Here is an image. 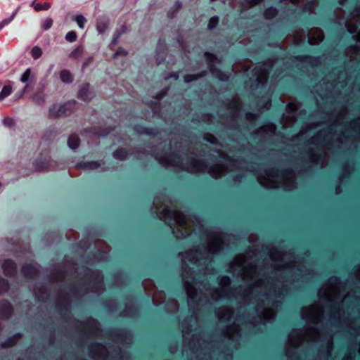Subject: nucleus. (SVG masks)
<instances>
[{
    "label": "nucleus",
    "instance_id": "680f3d73",
    "mask_svg": "<svg viewBox=\"0 0 360 360\" xmlns=\"http://www.w3.org/2000/svg\"><path fill=\"white\" fill-rule=\"evenodd\" d=\"M46 167H47L46 166H44V167H39V169H45V168H46Z\"/></svg>",
    "mask_w": 360,
    "mask_h": 360
},
{
    "label": "nucleus",
    "instance_id": "37998d69",
    "mask_svg": "<svg viewBox=\"0 0 360 360\" xmlns=\"http://www.w3.org/2000/svg\"><path fill=\"white\" fill-rule=\"evenodd\" d=\"M271 104V101L270 99H268L267 101L264 104V107L269 108Z\"/></svg>",
    "mask_w": 360,
    "mask_h": 360
},
{
    "label": "nucleus",
    "instance_id": "72a5a7b5",
    "mask_svg": "<svg viewBox=\"0 0 360 360\" xmlns=\"http://www.w3.org/2000/svg\"><path fill=\"white\" fill-rule=\"evenodd\" d=\"M181 240H182L184 238V235H185L184 225H185V223H186V217H185L184 214L182 212H181Z\"/></svg>",
    "mask_w": 360,
    "mask_h": 360
},
{
    "label": "nucleus",
    "instance_id": "9d476101",
    "mask_svg": "<svg viewBox=\"0 0 360 360\" xmlns=\"http://www.w3.org/2000/svg\"><path fill=\"white\" fill-rule=\"evenodd\" d=\"M125 32H126V27L124 26H122L120 30H118L115 32V33L114 34V37L112 39V41L110 44V49H112V47L117 44V40H118L119 37Z\"/></svg>",
    "mask_w": 360,
    "mask_h": 360
},
{
    "label": "nucleus",
    "instance_id": "774afa93",
    "mask_svg": "<svg viewBox=\"0 0 360 360\" xmlns=\"http://www.w3.org/2000/svg\"><path fill=\"white\" fill-rule=\"evenodd\" d=\"M18 10H19V8H17L15 10V11H16V12L18 13Z\"/></svg>",
    "mask_w": 360,
    "mask_h": 360
},
{
    "label": "nucleus",
    "instance_id": "6e6d98bb",
    "mask_svg": "<svg viewBox=\"0 0 360 360\" xmlns=\"http://www.w3.org/2000/svg\"><path fill=\"white\" fill-rule=\"evenodd\" d=\"M37 4H35V0H34L32 3H31V6H32L34 8V5H36Z\"/></svg>",
    "mask_w": 360,
    "mask_h": 360
},
{
    "label": "nucleus",
    "instance_id": "3c124183",
    "mask_svg": "<svg viewBox=\"0 0 360 360\" xmlns=\"http://www.w3.org/2000/svg\"><path fill=\"white\" fill-rule=\"evenodd\" d=\"M193 219H194L195 221H197L201 220V218L199 216L193 217Z\"/></svg>",
    "mask_w": 360,
    "mask_h": 360
},
{
    "label": "nucleus",
    "instance_id": "052dcab7",
    "mask_svg": "<svg viewBox=\"0 0 360 360\" xmlns=\"http://www.w3.org/2000/svg\"><path fill=\"white\" fill-rule=\"evenodd\" d=\"M355 11H356V12H357V13H360V8H359V10H358V9H356V10H355Z\"/></svg>",
    "mask_w": 360,
    "mask_h": 360
},
{
    "label": "nucleus",
    "instance_id": "4d7b16f0",
    "mask_svg": "<svg viewBox=\"0 0 360 360\" xmlns=\"http://www.w3.org/2000/svg\"><path fill=\"white\" fill-rule=\"evenodd\" d=\"M27 85L25 86V88L22 90V93H25L27 91Z\"/></svg>",
    "mask_w": 360,
    "mask_h": 360
},
{
    "label": "nucleus",
    "instance_id": "4be33fe9",
    "mask_svg": "<svg viewBox=\"0 0 360 360\" xmlns=\"http://www.w3.org/2000/svg\"><path fill=\"white\" fill-rule=\"evenodd\" d=\"M82 53L83 48L82 46H78L70 53L69 57L72 59H77L80 58Z\"/></svg>",
    "mask_w": 360,
    "mask_h": 360
},
{
    "label": "nucleus",
    "instance_id": "a19ab883",
    "mask_svg": "<svg viewBox=\"0 0 360 360\" xmlns=\"http://www.w3.org/2000/svg\"><path fill=\"white\" fill-rule=\"evenodd\" d=\"M233 103H234V105H235V107H236V110H240V101H239L238 99L235 100V101H233Z\"/></svg>",
    "mask_w": 360,
    "mask_h": 360
},
{
    "label": "nucleus",
    "instance_id": "7c9ffc66",
    "mask_svg": "<svg viewBox=\"0 0 360 360\" xmlns=\"http://www.w3.org/2000/svg\"><path fill=\"white\" fill-rule=\"evenodd\" d=\"M207 66L209 71L213 76H214L216 75V73L217 72V71H219V70L218 68H217L216 63L207 65Z\"/></svg>",
    "mask_w": 360,
    "mask_h": 360
},
{
    "label": "nucleus",
    "instance_id": "864d4df0",
    "mask_svg": "<svg viewBox=\"0 0 360 360\" xmlns=\"http://www.w3.org/2000/svg\"><path fill=\"white\" fill-rule=\"evenodd\" d=\"M348 32L351 34L354 33V27H352V28L349 29L348 30Z\"/></svg>",
    "mask_w": 360,
    "mask_h": 360
},
{
    "label": "nucleus",
    "instance_id": "f8f14e48",
    "mask_svg": "<svg viewBox=\"0 0 360 360\" xmlns=\"http://www.w3.org/2000/svg\"><path fill=\"white\" fill-rule=\"evenodd\" d=\"M204 56L207 65L217 63L219 61L217 56L211 52L205 51Z\"/></svg>",
    "mask_w": 360,
    "mask_h": 360
},
{
    "label": "nucleus",
    "instance_id": "0eeeda50",
    "mask_svg": "<svg viewBox=\"0 0 360 360\" xmlns=\"http://www.w3.org/2000/svg\"><path fill=\"white\" fill-rule=\"evenodd\" d=\"M180 10V3L176 2L175 4L171 7L167 11V18L172 20L177 17L179 11Z\"/></svg>",
    "mask_w": 360,
    "mask_h": 360
},
{
    "label": "nucleus",
    "instance_id": "bf43d9fd",
    "mask_svg": "<svg viewBox=\"0 0 360 360\" xmlns=\"http://www.w3.org/2000/svg\"><path fill=\"white\" fill-rule=\"evenodd\" d=\"M23 271H24V272H25V273H27V268H26V267H24V268H23Z\"/></svg>",
    "mask_w": 360,
    "mask_h": 360
},
{
    "label": "nucleus",
    "instance_id": "49530a36",
    "mask_svg": "<svg viewBox=\"0 0 360 360\" xmlns=\"http://www.w3.org/2000/svg\"><path fill=\"white\" fill-rule=\"evenodd\" d=\"M241 178H242V175L241 174H238V175H236L235 176L234 180L235 181H240Z\"/></svg>",
    "mask_w": 360,
    "mask_h": 360
},
{
    "label": "nucleus",
    "instance_id": "473e14b6",
    "mask_svg": "<svg viewBox=\"0 0 360 360\" xmlns=\"http://www.w3.org/2000/svg\"><path fill=\"white\" fill-rule=\"evenodd\" d=\"M265 172L268 176H277L278 170L277 169H276L275 167H271V168H269V169H266Z\"/></svg>",
    "mask_w": 360,
    "mask_h": 360
},
{
    "label": "nucleus",
    "instance_id": "20e7f679",
    "mask_svg": "<svg viewBox=\"0 0 360 360\" xmlns=\"http://www.w3.org/2000/svg\"><path fill=\"white\" fill-rule=\"evenodd\" d=\"M13 89V82L11 81L6 82L0 91V102L11 94Z\"/></svg>",
    "mask_w": 360,
    "mask_h": 360
},
{
    "label": "nucleus",
    "instance_id": "ddd939ff",
    "mask_svg": "<svg viewBox=\"0 0 360 360\" xmlns=\"http://www.w3.org/2000/svg\"><path fill=\"white\" fill-rule=\"evenodd\" d=\"M61 81L65 84H70L72 82V76L71 73L67 70H63L60 74Z\"/></svg>",
    "mask_w": 360,
    "mask_h": 360
},
{
    "label": "nucleus",
    "instance_id": "393cba45",
    "mask_svg": "<svg viewBox=\"0 0 360 360\" xmlns=\"http://www.w3.org/2000/svg\"><path fill=\"white\" fill-rule=\"evenodd\" d=\"M31 55L34 59L39 58L42 55L41 49L38 46H34L31 51Z\"/></svg>",
    "mask_w": 360,
    "mask_h": 360
},
{
    "label": "nucleus",
    "instance_id": "5701e85b",
    "mask_svg": "<svg viewBox=\"0 0 360 360\" xmlns=\"http://www.w3.org/2000/svg\"><path fill=\"white\" fill-rule=\"evenodd\" d=\"M214 77L222 82H227L229 80V76L220 69Z\"/></svg>",
    "mask_w": 360,
    "mask_h": 360
},
{
    "label": "nucleus",
    "instance_id": "6e6552de",
    "mask_svg": "<svg viewBox=\"0 0 360 360\" xmlns=\"http://www.w3.org/2000/svg\"><path fill=\"white\" fill-rule=\"evenodd\" d=\"M267 81L266 74L259 75L255 80L251 84V88L252 89H257L259 88V84L263 85Z\"/></svg>",
    "mask_w": 360,
    "mask_h": 360
},
{
    "label": "nucleus",
    "instance_id": "de8ad7c7",
    "mask_svg": "<svg viewBox=\"0 0 360 360\" xmlns=\"http://www.w3.org/2000/svg\"><path fill=\"white\" fill-rule=\"evenodd\" d=\"M16 14H17V12L14 11L12 13V14L11 15L10 18H11L12 20H13V19L15 18V17L16 16Z\"/></svg>",
    "mask_w": 360,
    "mask_h": 360
},
{
    "label": "nucleus",
    "instance_id": "f03ea898",
    "mask_svg": "<svg viewBox=\"0 0 360 360\" xmlns=\"http://www.w3.org/2000/svg\"><path fill=\"white\" fill-rule=\"evenodd\" d=\"M191 165L195 171L201 172L206 168L207 161L205 159L195 157L191 158Z\"/></svg>",
    "mask_w": 360,
    "mask_h": 360
},
{
    "label": "nucleus",
    "instance_id": "a211bd4d",
    "mask_svg": "<svg viewBox=\"0 0 360 360\" xmlns=\"http://www.w3.org/2000/svg\"><path fill=\"white\" fill-rule=\"evenodd\" d=\"M45 95L42 91H37L32 96V101L37 104H42L44 102Z\"/></svg>",
    "mask_w": 360,
    "mask_h": 360
},
{
    "label": "nucleus",
    "instance_id": "79ce46f5",
    "mask_svg": "<svg viewBox=\"0 0 360 360\" xmlns=\"http://www.w3.org/2000/svg\"><path fill=\"white\" fill-rule=\"evenodd\" d=\"M279 53H283L282 52H279V51H274V52H272L271 54V57H276L278 54Z\"/></svg>",
    "mask_w": 360,
    "mask_h": 360
},
{
    "label": "nucleus",
    "instance_id": "6ab92c4d",
    "mask_svg": "<svg viewBox=\"0 0 360 360\" xmlns=\"http://www.w3.org/2000/svg\"><path fill=\"white\" fill-rule=\"evenodd\" d=\"M206 75H207V72L205 70H202L199 73L188 75V76L185 77L184 79H185V81H186V82H191V81L197 80L203 77H205Z\"/></svg>",
    "mask_w": 360,
    "mask_h": 360
},
{
    "label": "nucleus",
    "instance_id": "ea45409f",
    "mask_svg": "<svg viewBox=\"0 0 360 360\" xmlns=\"http://www.w3.org/2000/svg\"><path fill=\"white\" fill-rule=\"evenodd\" d=\"M230 283V278L229 276H224L223 278H222V281L221 283V285H228Z\"/></svg>",
    "mask_w": 360,
    "mask_h": 360
},
{
    "label": "nucleus",
    "instance_id": "a878e982",
    "mask_svg": "<svg viewBox=\"0 0 360 360\" xmlns=\"http://www.w3.org/2000/svg\"><path fill=\"white\" fill-rule=\"evenodd\" d=\"M51 8V4L49 2L44 4H37L34 5V10L36 11H47Z\"/></svg>",
    "mask_w": 360,
    "mask_h": 360
},
{
    "label": "nucleus",
    "instance_id": "e433bc0d",
    "mask_svg": "<svg viewBox=\"0 0 360 360\" xmlns=\"http://www.w3.org/2000/svg\"><path fill=\"white\" fill-rule=\"evenodd\" d=\"M120 55H124V56H127V51H126L125 50H124L123 49H119L113 55L112 58L114 59L117 58V57Z\"/></svg>",
    "mask_w": 360,
    "mask_h": 360
},
{
    "label": "nucleus",
    "instance_id": "13d9d810",
    "mask_svg": "<svg viewBox=\"0 0 360 360\" xmlns=\"http://www.w3.org/2000/svg\"><path fill=\"white\" fill-rule=\"evenodd\" d=\"M333 309H334V310H335V311H338V308H337V307H335V306H334V307H333Z\"/></svg>",
    "mask_w": 360,
    "mask_h": 360
},
{
    "label": "nucleus",
    "instance_id": "aec40b11",
    "mask_svg": "<svg viewBox=\"0 0 360 360\" xmlns=\"http://www.w3.org/2000/svg\"><path fill=\"white\" fill-rule=\"evenodd\" d=\"M73 20L77 24L80 29H84V25L86 22V18L82 14L76 15L73 18Z\"/></svg>",
    "mask_w": 360,
    "mask_h": 360
},
{
    "label": "nucleus",
    "instance_id": "2eb2a0df",
    "mask_svg": "<svg viewBox=\"0 0 360 360\" xmlns=\"http://www.w3.org/2000/svg\"><path fill=\"white\" fill-rule=\"evenodd\" d=\"M98 166L99 164L97 162H87L77 165L79 168L84 169H97Z\"/></svg>",
    "mask_w": 360,
    "mask_h": 360
},
{
    "label": "nucleus",
    "instance_id": "603ef678",
    "mask_svg": "<svg viewBox=\"0 0 360 360\" xmlns=\"http://www.w3.org/2000/svg\"><path fill=\"white\" fill-rule=\"evenodd\" d=\"M163 60H164L163 57H162L161 58H156L158 63H160Z\"/></svg>",
    "mask_w": 360,
    "mask_h": 360
},
{
    "label": "nucleus",
    "instance_id": "c03bdc74",
    "mask_svg": "<svg viewBox=\"0 0 360 360\" xmlns=\"http://www.w3.org/2000/svg\"><path fill=\"white\" fill-rule=\"evenodd\" d=\"M233 314L231 311H228L226 312L225 316H226V319L230 318L231 315Z\"/></svg>",
    "mask_w": 360,
    "mask_h": 360
},
{
    "label": "nucleus",
    "instance_id": "f257e3e1",
    "mask_svg": "<svg viewBox=\"0 0 360 360\" xmlns=\"http://www.w3.org/2000/svg\"><path fill=\"white\" fill-rule=\"evenodd\" d=\"M94 96V94L92 91L89 90V86L87 84H83L78 93V98L86 101L91 100Z\"/></svg>",
    "mask_w": 360,
    "mask_h": 360
},
{
    "label": "nucleus",
    "instance_id": "bb28decb",
    "mask_svg": "<svg viewBox=\"0 0 360 360\" xmlns=\"http://www.w3.org/2000/svg\"><path fill=\"white\" fill-rule=\"evenodd\" d=\"M30 76H31V69L30 68H27L23 72V74L21 75L20 80L22 83H26L30 79Z\"/></svg>",
    "mask_w": 360,
    "mask_h": 360
},
{
    "label": "nucleus",
    "instance_id": "412c9836",
    "mask_svg": "<svg viewBox=\"0 0 360 360\" xmlns=\"http://www.w3.org/2000/svg\"><path fill=\"white\" fill-rule=\"evenodd\" d=\"M219 23V18L217 15H214L210 18L208 22L207 28L210 30L215 29Z\"/></svg>",
    "mask_w": 360,
    "mask_h": 360
},
{
    "label": "nucleus",
    "instance_id": "39448f33",
    "mask_svg": "<svg viewBox=\"0 0 360 360\" xmlns=\"http://www.w3.org/2000/svg\"><path fill=\"white\" fill-rule=\"evenodd\" d=\"M278 11L276 7L269 6L264 11V17L266 20H271L277 16Z\"/></svg>",
    "mask_w": 360,
    "mask_h": 360
},
{
    "label": "nucleus",
    "instance_id": "7ed1b4c3",
    "mask_svg": "<svg viewBox=\"0 0 360 360\" xmlns=\"http://www.w3.org/2000/svg\"><path fill=\"white\" fill-rule=\"evenodd\" d=\"M109 20L105 16L100 17L96 22V30L98 34H104L108 29Z\"/></svg>",
    "mask_w": 360,
    "mask_h": 360
},
{
    "label": "nucleus",
    "instance_id": "0e129e2a",
    "mask_svg": "<svg viewBox=\"0 0 360 360\" xmlns=\"http://www.w3.org/2000/svg\"><path fill=\"white\" fill-rule=\"evenodd\" d=\"M233 116H234V117H236V116H237V113H236V112H235L233 113Z\"/></svg>",
    "mask_w": 360,
    "mask_h": 360
},
{
    "label": "nucleus",
    "instance_id": "8fccbe9b",
    "mask_svg": "<svg viewBox=\"0 0 360 360\" xmlns=\"http://www.w3.org/2000/svg\"><path fill=\"white\" fill-rule=\"evenodd\" d=\"M181 53L183 52V51L184 50V40L183 39L181 38Z\"/></svg>",
    "mask_w": 360,
    "mask_h": 360
},
{
    "label": "nucleus",
    "instance_id": "a18cd8bd",
    "mask_svg": "<svg viewBox=\"0 0 360 360\" xmlns=\"http://www.w3.org/2000/svg\"><path fill=\"white\" fill-rule=\"evenodd\" d=\"M198 229H199V231L201 232V233H205L206 232L205 229H204L203 225H200L199 226Z\"/></svg>",
    "mask_w": 360,
    "mask_h": 360
},
{
    "label": "nucleus",
    "instance_id": "b1692460",
    "mask_svg": "<svg viewBox=\"0 0 360 360\" xmlns=\"http://www.w3.org/2000/svg\"><path fill=\"white\" fill-rule=\"evenodd\" d=\"M53 25V20L51 18H46L41 21V27L44 30H49Z\"/></svg>",
    "mask_w": 360,
    "mask_h": 360
},
{
    "label": "nucleus",
    "instance_id": "423d86ee",
    "mask_svg": "<svg viewBox=\"0 0 360 360\" xmlns=\"http://www.w3.org/2000/svg\"><path fill=\"white\" fill-rule=\"evenodd\" d=\"M2 269L5 274H12L15 271V266L14 263L11 260H5L2 263Z\"/></svg>",
    "mask_w": 360,
    "mask_h": 360
},
{
    "label": "nucleus",
    "instance_id": "5fc2aeb1",
    "mask_svg": "<svg viewBox=\"0 0 360 360\" xmlns=\"http://www.w3.org/2000/svg\"><path fill=\"white\" fill-rule=\"evenodd\" d=\"M195 252L196 253H199L200 255H201L202 251L200 249H197V250H195Z\"/></svg>",
    "mask_w": 360,
    "mask_h": 360
},
{
    "label": "nucleus",
    "instance_id": "2f4dec72",
    "mask_svg": "<svg viewBox=\"0 0 360 360\" xmlns=\"http://www.w3.org/2000/svg\"><path fill=\"white\" fill-rule=\"evenodd\" d=\"M204 140L207 142L214 144L216 142L215 137L211 134H207L204 136Z\"/></svg>",
    "mask_w": 360,
    "mask_h": 360
},
{
    "label": "nucleus",
    "instance_id": "69168bd1",
    "mask_svg": "<svg viewBox=\"0 0 360 360\" xmlns=\"http://www.w3.org/2000/svg\"><path fill=\"white\" fill-rule=\"evenodd\" d=\"M271 125L273 128H275V125L274 124L271 123Z\"/></svg>",
    "mask_w": 360,
    "mask_h": 360
},
{
    "label": "nucleus",
    "instance_id": "09e8293b",
    "mask_svg": "<svg viewBox=\"0 0 360 360\" xmlns=\"http://www.w3.org/2000/svg\"><path fill=\"white\" fill-rule=\"evenodd\" d=\"M171 77H173L174 79L176 80L179 78V75H178V74L175 73V74L172 75Z\"/></svg>",
    "mask_w": 360,
    "mask_h": 360
},
{
    "label": "nucleus",
    "instance_id": "f3484780",
    "mask_svg": "<svg viewBox=\"0 0 360 360\" xmlns=\"http://www.w3.org/2000/svg\"><path fill=\"white\" fill-rule=\"evenodd\" d=\"M295 58L297 60L300 62H318V58H315L307 54L296 56Z\"/></svg>",
    "mask_w": 360,
    "mask_h": 360
},
{
    "label": "nucleus",
    "instance_id": "4c0bfd02",
    "mask_svg": "<svg viewBox=\"0 0 360 360\" xmlns=\"http://www.w3.org/2000/svg\"><path fill=\"white\" fill-rule=\"evenodd\" d=\"M3 123L5 124V125H7V126H13V124H14V121L12 118H10V117H4L3 119Z\"/></svg>",
    "mask_w": 360,
    "mask_h": 360
},
{
    "label": "nucleus",
    "instance_id": "4468645a",
    "mask_svg": "<svg viewBox=\"0 0 360 360\" xmlns=\"http://www.w3.org/2000/svg\"><path fill=\"white\" fill-rule=\"evenodd\" d=\"M49 113L53 117H62L63 112H62V108L61 105H53L49 108Z\"/></svg>",
    "mask_w": 360,
    "mask_h": 360
},
{
    "label": "nucleus",
    "instance_id": "c9c22d12",
    "mask_svg": "<svg viewBox=\"0 0 360 360\" xmlns=\"http://www.w3.org/2000/svg\"><path fill=\"white\" fill-rule=\"evenodd\" d=\"M12 21H13V20L10 17L6 18L2 20L0 22V29H3L6 25H8Z\"/></svg>",
    "mask_w": 360,
    "mask_h": 360
},
{
    "label": "nucleus",
    "instance_id": "58836bf2",
    "mask_svg": "<svg viewBox=\"0 0 360 360\" xmlns=\"http://www.w3.org/2000/svg\"><path fill=\"white\" fill-rule=\"evenodd\" d=\"M222 158L225 160V161H227L229 162H231V163H233L234 162H236L238 160H240V161H244L243 159H238V160H235L232 158H231L230 156H228V155H224L222 157Z\"/></svg>",
    "mask_w": 360,
    "mask_h": 360
},
{
    "label": "nucleus",
    "instance_id": "dca6fc26",
    "mask_svg": "<svg viewBox=\"0 0 360 360\" xmlns=\"http://www.w3.org/2000/svg\"><path fill=\"white\" fill-rule=\"evenodd\" d=\"M312 2L308 1L301 8V9L297 12L298 15H309V12L311 11L312 8Z\"/></svg>",
    "mask_w": 360,
    "mask_h": 360
},
{
    "label": "nucleus",
    "instance_id": "c85d7f7f",
    "mask_svg": "<svg viewBox=\"0 0 360 360\" xmlns=\"http://www.w3.org/2000/svg\"><path fill=\"white\" fill-rule=\"evenodd\" d=\"M113 157L115 159L122 160L127 157V153L124 150H117L114 153Z\"/></svg>",
    "mask_w": 360,
    "mask_h": 360
},
{
    "label": "nucleus",
    "instance_id": "cd10ccee",
    "mask_svg": "<svg viewBox=\"0 0 360 360\" xmlns=\"http://www.w3.org/2000/svg\"><path fill=\"white\" fill-rule=\"evenodd\" d=\"M77 39V34L74 31L68 32L65 35V40L69 42H74Z\"/></svg>",
    "mask_w": 360,
    "mask_h": 360
},
{
    "label": "nucleus",
    "instance_id": "1a4fd4ad",
    "mask_svg": "<svg viewBox=\"0 0 360 360\" xmlns=\"http://www.w3.org/2000/svg\"><path fill=\"white\" fill-rule=\"evenodd\" d=\"M75 104V101H70L61 105L63 116H67L70 115L73 110V107Z\"/></svg>",
    "mask_w": 360,
    "mask_h": 360
},
{
    "label": "nucleus",
    "instance_id": "e2e57ef3",
    "mask_svg": "<svg viewBox=\"0 0 360 360\" xmlns=\"http://www.w3.org/2000/svg\"><path fill=\"white\" fill-rule=\"evenodd\" d=\"M332 19H333V20H334V22H335V23H337V22H338V21H337L334 18H333Z\"/></svg>",
    "mask_w": 360,
    "mask_h": 360
},
{
    "label": "nucleus",
    "instance_id": "9b49d317",
    "mask_svg": "<svg viewBox=\"0 0 360 360\" xmlns=\"http://www.w3.org/2000/svg\"><path fill=\"white\" fill-rule=\"evenodd\" d=\"M68 145L70 148L75 150L79 145V139L76 135H71L68 141Z\"/></svg>",
    "mask_w": 360,
    "mask_h": 360
},
{
    "label": "nucleus",
    "instance_id": "338daca9",
    "mask_svg": "<svg viewBox=\"0 0 360 360\" xmlns=\"http://www.w3.org/2000/svg\"><path fill=\"white\" fill-rule=\"evenodd\" d=\"M248 291L251 292L252 291V288H248Z\"/></svg>",
    "mask_w": 360,
    "mask_h": 360
},
{
    "label": "nucleus",
    "instance_id": "f704fd0d",
    "mask_svg": "<svg viewBox=\"0 0 360 360\" xmlns=\"http://www.w3.org/2000/svg\"><path fill=\"white\" fill-rule=\"evenodd\" d=\"M262 0H246V5L248 8H252L258 5Z\"/></svg>",
    "mask_w": 360,
    "mask_h": 360
},
{
    "label": "nucleus",
    "instance_id": "c756f323",
    "mask_svg": "<svg viewBox=\"0 0 360 360\" xmlns=\"http://www.w3.org/2000/svg\"><path fill=\"white\" fill-rule=\"evenodd\" d=\"M8 288V282L0 277V292L6 291Z\"/></svg>",
    "mask_w": 360,
    "mask_h": 360
}]
</instances>
